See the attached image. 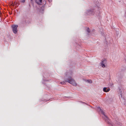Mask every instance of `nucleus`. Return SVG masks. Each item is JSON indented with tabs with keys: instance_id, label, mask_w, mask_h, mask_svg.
I'll return each mask as SVG.
<instances>
[{
	"instance_id": "16",
	"label": "nucleus",
	"mask_w": 126,
	"mask_h": 126,
	"mask_svg": "<svg viewBox=\"0 0 126 126\" xmlns=\"http://www.w3.org/2000/svg\"><path fill=\"white\" fill-rule=\"evenodd\" d=\"M48 1L49 2H51L52 1V0H48Z\"/></svg>"
},
{
	"instance_id": "17",
	"label": "nucleus",
	"mask_w": 126,
	"mask_h": 126,
	"mask_svg": "<svg viewBox=\"0 0 126 126\" xmlns=\"http://www.w3.org/2000/svg\"><path fill=\"white\" fill-rule=\"evenodd\" d=\"M81 103H84V102H82V101H81Z\"/></svg>"
},
{
	"instance_id": "11",
	"label": "nucleus",
	"mask_w": 126,
	"mask_h": 126,
	"mask_svg": "<svg viewBox=\"0 0 126 126\" xmlns=\"http://www.w3.org/2000/svg\"><path fill=\"white\" fill-rule=\"evenodd\" d=\"M86 81L89 83H91L92 82V80H86Z\"/></svg>"
},
{
	"instance_id": "5",
	"label": "nucleus",
	"mask_w": 126,
	"mask_h": 126,
	"mask_svg": "<svg viewBox=\"0 0 126 126\" xmlns=\"http://www.w3.org/2000/svg\"><path fill=\"white\" fill-rule=\"evenodd\" d=\"M94 11L93 9H91L88 10H87L86 12V15H93L94 13Z\"/></svg>"
},
{
	"instance_id": "13",
	"label": "nucleus",
	"mask_w": 126,
	"mask_h": 126,
	"mask_svg": "<svg viewBox=\"0 0 126 126\" xmlns=\"http://www.w3.org/2000/svg\"><path fill=\"white\" fill-rule=\"evenodd\" d=\"M100 65L102 67V60H101V62L100 63Z\"/></svg>"
},
{
	"instance_id": "7",
	"label": "nucleus",
	"mask_w": 126,
	"mask_h": 126,
	"mask_svg": "<svg viewBox=\"0 0 126 126\" xmlns=\"http://www.w3.org/2000/svg\"><path fill=\"white\" fill-rule=\"evenodd\" d=\"M108 67L107 60L106 59H103V68Z\"/></svg>"
},
{
	"instance_id": "3",
	"label": "nucleus",
	"mask_w": 126,
	"mask_h": 126,
	"mask_svg": "<svg viewBox=\"0 0 126 126\" xmlns=\"http://www.w3.org/2000/svg\"><path fill=\"white\" fill-rule=\"evenodd\" d=\"M36 2L39 5L44 4L46 3L45 0H35Z\"/></svg>"
},
{
	"instance_id": "10",
	"label": "nucleus",
	"mask_w": 126,
	"mask_h": 126,
	"mask_svg": "<svg viewBox=\"0 0 126 126\" xmlns=\"http://www.w3.org/2000/svg\"><path fill=\"white\" fill-rule=\"evenodd\" d=\"M115 123L116 124H117L118 125H120V126L121 125H122V124L120 122L117 121L116 120H115Z\"/></svg>"
},
{
	"instance_id": "4",
	"label": "nucleus",
	"mask_w": 126,
	"mask_h": 126,
	"mask_svg": "<svg viewBox=\"0 0 126 126\" xmlns=\"http://www.w3.org/2000/svg\"><path fill=\"white\" fill-rule=\"evenodd\" d=\"M18 27V26L17 25H13L12 26V31L14 33L16 34L17 33L18 31L17 29Z\"/></svg>"
},
{
	"instance_id": "2",
	"label": "nucleus",
	"mask_w": 126,
	"mask_h": 126,
	"mask_svg": "<svg viewBox=\"0 0 126 126\" xmlns=\"http://www.w3.org/2000/svg\"><path fill=\"white\" fill-rule=\"evenodd\" d=\"M103 119L107 122L109 125V126H114L110 122V120L107 116L103 112Z\"/></svg>"
},
{
	"instance_id": "14",
	"label": "nucleus",
	"mask_w": 126,
	"mask_h": 126,
	"mask_svg": "<svg viewBox=\"0 0 126 126\" xmlns=\"http://www.w3.org/2000/svg\"><path fill=\"white\" fill-rule=\"evenodd\" d=\"M25 0H21V2L23 3H24L25 2Z\"/></svg>"
},
{
	"instance_id": "15",
	"label": "nucleus",
	"mask_w": 126,
	"mask_h": 126,
	"mask_svg": "<svg viewBox=\"0 0 126 126\" xmlns=\"http://www.w3.org/2000/svg\"><path fill=\"white\" fill-rule=\"evenodd\" d=\"M118 118H116V119H115V120H117V121H118L119 120H118Z\"/></svg>"
},
{
	"instance_id": "9",
	"label": "nucleus",
	"mask_w": 126,
	"mask_h": 126,
	"mask_svg": "<svg viewBox=\"0 0 126 126\" xmlns=\"http://www.w3.org/2000/svg\"><path fill=\"white\" fill-rule=\"evenodd\" d=\"M110 90V89L109 88L107 87H104L103 89V91L105 92H107Z\"/></svg>"
},
{
	"instance_id": "8",
	"label": "nucleus",
	"mask_w": 126,
	"mask_h": 126,
	"mask_svg": "<svg viewBox=\"0 0 126 126\" xmlns=\"http://www.w3.org/2000/svg\"><path fill=\"white\" fill-rule=\"evenodd\" d=\"M97 110L100 114H102V110L100 107H97Z\"/></svg>"
},
{
	"instance_id": "1",
	"label": "nucleus",
	"mask_w": 126,
	"mask_h": 126,
	"mask_svg": "<svg viewBox=\"0 0 126 126\" xmlns=\"http://www.w3.org/2000/svg\"><path fill=\"white\" fill-rule=\"evenodd\" d=\"M64 81L61 82L60 83L62 84H65L66 82L69 83L73 86H76L77 85V83L75 82V80L71 77H69L67 79L64 78Z\"/></svg>"
},
{
	"instance_id": "12",
	"label": "nucleus",
	"mask_w": 126,
	"mask_h": 126,
	"mask_svg": "<svg viewBox=\"0 0 126 126\" xmlns=\"http://www.w3.org/2000/svg\"><path fill=\"white\" fill-rule=\"evenodd\" d=\"M86 31L88 33H89L90 32V30L88 28H87Z\"/></svg>"
},
{
	"instance_id": "6",
	"label": "nucleus",
	"mask_w": 126,
	"mask_h": 126,
	"mask_svg": "<svg viewBox=\"0 0 126 126\" xmlns=\"http://www.w3.org/2000/svg\"><path fill=\"white\" fill-rule=\"evenodd\" d=\"M104 43H105L106 44H107L108 43V40L109 36L106 33L105 34L104 33Z\"/></svg>"
},
{
	"instance_id": "18",
	"label": "nucleus",
	"mask_w": 126,
	"mask_h": 126,
	"mask_svg": "<svg viewBox=\"0 0 126 126\" xmlns=\"http://www.w3.org/2000/svg\"><path fill=\"white\" fill-rule=\"evenodd\" d=\"M121 97H122V94H121Z\"/></svg>"
}]
</instances>
